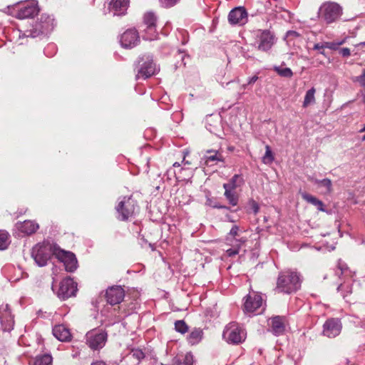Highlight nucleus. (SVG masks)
Returning a JSON list of instances; mask_svg holds the SVG:
<instances>
[{"mask_svg":"<svg viewBox=\"0 0 365 365\" xmlns=\"http://www.w3.org/2000/svg\"><path fill=\"white\" fill-rule=\"evenodd\" d=\"M54 255L56 258L64 264L67 272H72L77 268V259L75 255L71 252H67L58 248H54Z\"/></svg>","mask_w":365,"mask_h":365,"instance_id":"nucleus-9","label":"nucleus"},{"mask_svg":"<svg viewBox=\"0 0 365 365\" xmlns=\"http://www.w3.org/2000/svg\"><path fill=\"white\" fill-rule=\"evenodd\" d=\"M265 150H266L265 153H264V156L262 157V162L264 164H270L274 160V154H273L269 145H267L265 146Z\"/></svg>","mask_w":365,"mask_h":365,"instance_id":"nucleus-35","label":"nucleus"},{"mask_svg":"<svg viewBox=\"0 0 365 365\" xmlns=\"http://www.w3.org/2000/svg\"><path fill=\"white\" fill-rule=\"evenodd\" d=\"M214 207H216V208H218V209H226V210H228V209H229V207H227V206H225V205H219V204L215 205L214 206Z\"/></svg>","mask_w":365,"mask_h":365,"instance_id":"nucleus-46","label":"nucleus"},{"mask_svg":"<svg viewBox=\"0 0 365 365\" xmlns=\"http://www.w3.org/2000/svg\"><path fill=\"white\" fill-rule=\"evenodd\" d=\"M341 287H343V285H342V284H341V285L339 286V289H340V288H341Z\"/></svg>","mask_w":365,"mask_h":365,"instance_id":"nucleus-53","label":"nucleus"},{"mask_svg":"<svg viewBox=\"0 0 365 365\" xmlns=\"http://www.w3.org/2000/svg\"><path fill=\"white\" fill-rule=\"evenodd\" d=\"M341 329V324L337 319H329L324 324L323 333L325 336L333 338L338 336Z\"/></svg>","mask_w":365,"mask_h":365,"instance_id":"nucleus-17","label":"nucleus"},{"mask_svg":"<svg viewBox=\"0 0 365 365\" xmlns=\"http://www.w3.org/2000/svg\"><path fill=\"white\" fill-rule=\"evenodd\" d=\"M77 292V284L70 277L63 279L58 290V297L63 299H67L71 297L75 296Z\"/></svg>","mask_w":365,"mask_h":365,"instance_id":"nucleus-10","label":"nucleus"},{"mask_svg":"<svg viewBox=\"0 0 365 365\" xmlns=\"http://www.w3.org/2000/svg\"><path fill=\"white\" fill-rule=\"evenodd\" d=\"M309 180L314 182L319 186L324 187L326 188L327 192L330 193L332 191V182L329 178L323 180H317L314 178H309Z\"/></svg>","mask_w":365,"mask_h":365,"instance_id":"nucleus-29","label":"nucleus"},{"mask_svg":"<svg viewBox=\"0 0 365 365\" xmlns=\"http://www.w3.org/2000/svg\"><path fill=\"white\" fill-rule=\"evenodd\" d=\"M364 103H365V97H364Z\"/></svg>","mask_w":365,"mask_h":365,"instance_id":"nucleus-55","label":"nucleus"},{"mask_svg":"<svg viewBox=\"0 0 365 365\" xmlns=\"http://www.w3.org/2000/svg\"><path fill=\"white\" fill-rule=\"evenodd\" d=\"M228 21L232 24L244 25L247 21V12L244 7H236L230 11Z\"/></svg>","mask_w":365,"mask_h":365,"instance_id":"nucleus-14","label":"nucleus"},{"mask_svg":"<svg viewBox=\"0 0 365 365\" xmlns=\"http://www.w3.org/2000/svg\"><path fill=\"white\" fill-rule=\"evenodd\" d=\"M225 189V193L224 195L226 197V199L228 200L229 203L232 206H236L238 204L239 201V196L238 195L234 192V190L224 188Z\"/></svg>","mask_w":365,"mask_h":365,"instance_id":"nucleus-30","label":"nucleus"},{"mask_svg":"<svg viewBox=\"0 0 365 365\" xmlns=\"http://www.w3.org/2000/svg\"><path fill=\"white\" fill-rule=\"evenodd\" d=\"M244 183V180L240 175H235L228 183L223 185L224 188L235 190L237 187H240Z\"/></svg>","mask_w":365,"mask_h":365,"instance_id":"nucleus-27","label":"nucleus"},{"mask_svg":"<svg viewBox=\"0 0 365 365\" xmlns=\"http://www.w3.org/2000/svg\"><path fill=\"white\" fill-rule=\"evenodd\" d=\"M315 93L316 89L314 87L307 91L302 105L304 108H307L309 105L314 104L315 103Z\"/></svg>","mask_w":365,"mask_h":365,"instance_id":"nucleus-31","label":"nucleus"},{"mask_svg":"<svg viewBox=\"0 0 365 365\" xmlns=\"http://www.w3.org/2000/svg\"><path fill=\"white\" fill-rule=\"evenodd\" d=\"M132 356L138 361L145 357L144 353L141 350L138 349L133 351Z\"/></svg>","mask_w":365,"mask_h":365,"instance_id":"nucleus-41","label":"nucleus"},{"mask_svg":"<svg viewBox=\"0 0 365 365\" xmlns=\"http://www.w3.org/2000/svg\"><path fill=\"white\" fill-rule=\"evenodd\" d=\"M342 14L341 6L335 2H326L320 7V16L327 24L336 21Z\"/></svg>","mask_w":365,"mask_h":365,"instance_id":"nucleus-6","label":"nucleus"},{"mask_svg":"<svg viewBox=\"0 0 365 365\" xmlns=\"http://www.w3.org/2000/svg\"><path fill=\"white\" fill-rule=\"evenodd\" d=\"M300 279L297 273L287 271L279 274L276 289L279 292L290 294L296 292L300 287Z\"/></svg>","mask_w":365,"mask_h":365,"instance_id":"nucleus-2","label":"nucleus"},{"mask_svg":"<svg viewBox=\"0 0 365 365\" xmlns=\"http://www.w3.org/2000/svg\"><path fill=\"white\" fill-rule=\"evenodd\" d=\"M54 248L58 247L49 243L38 244L34 247L31 255L36 264L40 267L46 265L51 255H54Z\"/></svg>","mask_w":365,"mask_h":365,"instance_id":"nucleus-5","label":"nucleus"},{"mask_svg":"<svg viewBox=\"0 0 365 365\" xmlns=\"http://www.w3.org/2000/svg\"><path fill=\"white\" fill-rule=\"evenodd\" d=\"M240 227L237 225H234L230 232L228 233V235L226 237V240L230 244L232 245L233 241L237 240L236 237L240 236Z\"/></svg>","mask_w":365,"mask_h":365,"instance_id":"nucleus-33","label":"nucleus"},{"mask_svg":"<svg viewBox=\"0 0 365 365\" xmlns=\"http://www.w3.org/2000/svg\"><path fill=\"white\" fill-rule=\"evenodd\" d=\"M251 207L255 214H257L259 212V207L255 201L253 200L252 202Z\"/></svg>","mask_w":365,"mask_h":365,"instance_id":"nucleus-43","label":"nucleus"},{"mask_svg":"<svg viewBox=\"0 0 365 365\" xmlns=\"http://www.w3.org/2000/svg\"><path fill=\"white\" fill-rule=\"evenodd\" d=\"M257 48L262 51H268L275 42V36L269 30H259L257 34Z\"/></svg>","mask_w":365,"mask_h":365,"instance_id":"nucleus-11","label":"nucleus"},{"mask_svg":"<svg viewBox=\"0 0 365 365\" xmlns=\"http://www.w3.org/2000/svg\"><path fill=\"white\" fill-rule=\"evenodd\" d=\"M16 227L21 232L29 235L35 233L39 228V225L35 221L25 220L18 222Z\"/></svg>","mask_w":365,"mask_h":365,"instance_id":"nucleus-20","label":"nucleus"},{"mask_svg":"<svg viewBox=\"0 0 365 365\" xmlns=\"http://www.w3.org/2000/svg\"><path fill=\"white\" fill-rule=\"evenodd\" d=\"M270 324L272 331L275 334H282L285 330V318L279 316L272 317Z\"/></svg>","mask_w":365,"mask_h":365,"instance_id":"nucleus-22","label":"nucleus"},{"mask_svg":"<svg viewBox=\"0 0 365 365\" xmlns=\"http://www.w3.org/2000/svg\"><path fill=\"white\" fill-rule=\"evenodd\" d=\"M38 12L37 4L34 2H29L21 6L16 11V17L19 19H24L34 17Z\"/></svg>","mask_w":365,"mask_h":365,"instance_id":"nucleus-15","label":"nucleus"},{"mask_svg":"<svg viewBox=\"0 0 365 365\" xmlns=\"http://www.w3.org/2000/svg\"><path fill=\"white\" fill-rule=\"evenodd\" d=\"M108 334L104 329H93L86 334V344L93 351L103 349L107 341Z\"/></svg>","mask_w":365,"mask_h":365,"instance_id":"nucleus-4","label":"nucleus"},{"mask_svg":"<svg viewBox=\"0 0 365 365\" xmlns=\"http://www.w3.org/2000/svg\"><path fill=\"white\" fill-rule=\"evenodd\" d=\"M54 19L47 14H42L39 21H37L34 28L30 31V36L36 38L42 34H47L53 29Z\"/></svg>","mask_w":365,"mask_h":365,"instance_id":"nucleus-8","label":"nucleus"},{"mask_svg":"<svg viewBox=\"0 0 365 365\" xmlns=\"http://www.w3.org/2000/svg\"><path fill=\"white\" fill-rule=\"evenodd\" d=\"M203 336V331L200 328H195L187 336V340L190 345L200 343Z\"/></svg>","mask_w":365,"mask_h":365,"instance_id":"nucleus-24","label":"nucleus"},{"mask_svg":"<svg viewBox=\"0 0 365 365\" xmlns=\"http://www.w3.org/2000/svg\"><path fill=\"white\" fill-rule=\"evenodd\" d=\"M157 18L152 12H148L144 14L143 23L146 26V32L149 34L146 39L152 41L157 37L155 26Z\"/></svg>","mask_w":365,"mask_h":365,"instance_id":"nucleus-16","label":"nucleus"},{"mask_svg":"<svg viewBox=\"0 0 365 365\" xmlns=\"http://www.w3.org/2000/svg\"><path fill=\"white\" fill-rule=\"evenodd\" d=\"M317 51H319L320 53L325 56V53L324 49H318Z\"/></svg>","mask_w":365,"mask_h":365,"instance_id":"nucleus-49","label":"nucleus"},{"mask_svg":"<svg viewBox=\"0 0 365 365\" xmlns=\"http://www.w3.org/2000/svg\"><path fill=\"white\" fill-rule=\"evenodd\" d=\"M359 45L361 46H365V41L359 43Z\"/></svg>","mask_w":365,"mask_h":365,"instance_id":"nucleus-51","label":"nucleus"},{"mask_svg":"<svg viewBox=\"0 0 365 365\" xmlns=\"http://www.w3.org/2000/svg\"><path fill=\"white\" fill-rule=\"evenodd\" d=\"M156 71V65L153 63L152 59H147L142 63H140V61L135 78L136 80L139 78L146 79L154 75Z\"/></svg>","mask_w":365,"mask_h":365,"instance_id":"nucleus-12","label":"nucleus"},{"mask_svg":"<svg viewBox=\"0 0 365 365\" xmlns=\"http://www.w3.org/2000/svg\"><path fill=\"white\" fill-rule=\"evenodd\" d=\"M138 210L139 207L137 200H135L132 195L124 196L120 198L115 207V210L118 214L117 218L121 221H127L134 216Z\"/></svg>","mask_w":365,"mask_h":365,"instance_id":"nucleus-3","label":"nucleus"},{"mask_svg":"<svg viewBox=\"0 0 365 365\" xmlns=\"http://www.w3.org/2000/svg\"><path fill=\"white\" fill-rule=\"evenodd\" d=\"M8 240V232L4 230H0V250H4L9 245Z\"/></svg>","mask_w":365,"mask_h":365,"instance_id":"nucleus-36","label":"nucleus"},{"mask_svg":"<svg viewBox=\"0 0 365 365\" xmlns=\"http://www.w3.org/2000/svg\"><path fill=\"white\" fill-rule=\"evenodd\" d=\"M339 53L344 57H348L351 55L350 49L348 48H343L339 50Z\"/></svg>","mask_w":365,"mask_h":365,"instance_id":"nucleus-42","label":"nucleus"},{"mask_svg":"<svg viewBox=\"0 0 365 365\" xmlns=\"http://www.w3.org/2000/svg\"><path fill=\"white\" fill-rule=\"evenodd\" d=\"M355 81L359 83L361 86L365 88V69L363 71L361 75L356 77Z\"/></svg>","mask_w":365,"mask_h":365,"instance_id":"nucleus-40","label":"nucleus"},{"mask_svg":"<svg viewBox=\"0 0 365 365\" xmlns=\"http://www.w3.org/2000/svg\"><path fill=\"white\" fill-rule=\"evenodd\" d=\"M91 365H106L103 361H96L91 364Z\"/></svg>","mask_w":365,"mask_h":365,"instance_id":"nucleus-47","label":"nucleus"},{"mask_svg":"<svg viewBox=\"0 0 365 365\" xmlns=\"http://www.w3.org/2000/svg\"><path fill=\"white\" fill-rule=\"evenodd\" d=\"M140 42V37L135 29H128L120 38V43L123 48H131Z\"/></svg>","mask_w":365,"mask_h":365,"instance_id":"nucleus-13","label":"nucleus"},{"mask_svg":"<svg viewBox=\"0 0 365 365\" xmlns=\"http://www.w3.org/2000/svg\"><path fill=\"white\" fill-rule=\"evenodd\" d=\"M204 157L205 163L209 165L210 163L216 164L217 162H223L224 158L221 153L215 150H207Z\"/></svg>","mask_w":365,"mask_h":365,"instance_id":"nucleus-23","label":"nucleus"},{"mask_svg":"<svg viewBox=\"0 0 365 365\" xmlns=\"http://www.w3.org/2000/svg\"><path fill=\"white\" fill-rule=\"evenodd\" d=\"M192 364H193L192 355L190 353H187L184 356L182 364L183 365H192Z\"/></svg>","mask_w":365,"mask_h":365,"instance_id":"nucleus-39","label":"nucleus"},{"mask_svg":"<svg viewBox=\"0 0 365 365\" xmlns=\"http://www.w3.org/2000/svg\"><path fill=\"white\" fill-rule=\"evenodd\" d=\"M364 132H365V125H364V127H363L361 129H360V130H359V133H364Z\"/></svg>","mask_w":365,"mask_h":365,"instance_id":"nucleus-50","label":"nucleus"},{"mask_svg":"<svg viewBox=\"0 0 365 365\" xmlns=\"http://www.w3.org/2000/svg\"><path fill=\"white\" fill-rule=\"evenodd\" d=\"M13 324L10 325L9 327H8V329H10V328L12 327Z\"/></svg>","mask_w":365,"mask_h":365,"instance_id":"nucleus-54","label":"nucleus"},{"mask_svg":"<svg viewBox=\"0 0 365 365\" xmlns=\"http://www.w3.org/2000/svg\"><path fill=\"white\" fill-rule=\"evenodd\" d=\"M274 70L282 77L292 78L293 76L292 71L289 68H283L282 66H275Z\"/></svg>","mask_w":365,"mask_h":365,"instance_id":"nucleus-34","label":"nucleus"},{"mask_svg":"<svg viewBox=\"0 0 365 365\" xmlns=\"http://www.w3.org/2000/svg\"><path fill=\"white\" fill-rule=\"evenodd\" d=\"M262 304V297L257 293L250 294L244 304V310L247 312H254Z\"/></svg>","mask_w":365,"mask_h":365,"instance_id":"nucleus-18","label":"nucleus"},{"mask_svg":"<svg viewBox=\"0 0 365 365\" xmlns=\"http://www.w3.org/2000/svg\"><path fill=\"white\" fill-rule=\"evenodd\" d=\"M344 43V41H337V42H324L323 43H315L314 46V50L318 49H324L325 48H329L331 50L338 49L339 46L342 45Z\"/></svg>","mask_w":365,"mask_h":365,"instance_id":"nucleus-28","label":"nucleus"},{"mask_svg":"<svg viewBox=\"0 0 365 365\" xmlns=\"http://www.w3.org/2000/svg\"><path fill=\"white\" fill-rule=\"evenodd\" d=\"M130 0H111L108 9L113 12L114 15H124L128 8Z\"/></svg>","mask_w":365,"mask_h":365,"instance_id":"nucleus-19","label":"nucleus"},{"mask_svg":"<svg viewBox=\"0 0 365 365\" xmlns=\"http://www.w3.org/2000/svg\"><path fill=\"white\" fill-rule=\"evenodd\" d=\"M245 337V332L235 322L228 324L223 331V338L230 344H238L242 343Z\"/></svg>","mask_w":365,"mask_h":365,"instance_id":"nucleus-7","label":"nucleus"},{"mask_svg":"<svg viewBox=\"0 0 365 365\" xmlns=\"http://www.w3.org/2000/svg\"><path fill=\"white\" fill-rule=\"evenodd\" d=\"M245 237H240L239 240H236L237 245H233V248H230L226 250V253L229 257H232L239 253L240 247L242 244L246 242Z\"/></svg>","mask_w":365,"mask_h":365,"instance_id":"nucleus-32","label":"nucleus"},{"mask_svg":"<svg viewBox=\"0 0 365 365\" xmlns=\"http://www.w3.org/2000/svg\"><path fill=\"white\" fill-rule=\"evenodd\" d=\"M52 361L53 359L50 354H43L30 361L29 365H51Z\"/></svg>","mask_w":365,"mask_h":365,"instance_id":"nucleus-26","label":"nucleus"},{"mask_svg":"<svg viewBox=\"0 0 365 365\" xmlns=\"http://www.w3.org/2000/svg\"><path fill=\"white\" fill-rule=\"evenodd\" d=\"M180 0H159L161 5L165 8L175 6Z\"/></svg>","mask_w":365,"mask_h":365,"instance_id":"nucleus-38","label":"nucleus"},{"mask_svg":"<svg viewBox=\"0 0 365 365\" xmlns=\"http://www.w3.org/2000/svg\"><path fill=\"white\" fill-rule=\"evenodd\" d=\"M361 140H362V141H365V135L362 136V138H361Z\"/></svg>","mask_w":365,"mask_h":365,"instance_id":"nucleus-52","label":"nucleus"},{"mask_svg":"<svg viewBox=\"0 0 365 365\" xmlns=\"http://www.w3.org/2000/svg\"><path fill=\"white\" fill-rule=\"evenodd\" d=\"M188 155V152H185V155H184V158H183V160H182V163L184 165H192V162L190 160H186V157L187 155Z\"/></svg>","mask_w":365,"mask_h":365,"instance_id":"nucleus-44","label":"nucleus"},{"mask_svg":"<svg viewBox=\"0 0 365 365\" xmlns=\"http://www.w3.org/2000/svg\"><path fill=\"white\" fill-rule=\"evenodd\" d=\"M258 79V76H254L252 77H251L248 82H247V84H252V83H254L257 81V80Z\"/></svg>","mask_w":365,"mask_h":365,"instance_id":"nucleus-45","label":"nucleus"},{"mask_svg":"<svg viewBox=\"0 0 365 365\" xmlns=\"http://www.w3.org/2000/svg\"><path fill=\"white\" fill-rule=\"evenodd\" d=\"M302 197L303 200H304L307 202L317 207L318 210L322 211V212L325 211V210L324 208L323 202L322 200H319L318 198H317L316 197H314L309 193L303 192V193H302Z\"/></svg>","mask_w":365,"mask_h":365,"instance_id":"nucleus-25","label":"nucleus"},{"mask_svg":"<svg viewBox=\"0 0 365 365\" xmlns=\"http://www.w3.org/2000/svg\"><path fill=\"white\" fill-rule=\"evenodd\" d=\"M180 164L178 162H175L174 164H173V167H180Z\"/></svg>","mask_w":365,"mask_h":365,"instance_id":"nucleus-48","label":"nucleus"},{"mask_svg":"<svg viewBox=\"0 0 365 365\" xmlns=\"http://www.w3.org/2000/svg\"><path fill=\"white\" fill-rule=\"evenodd\" d=\"M125 297V290L120 286L115 285L108 287L105 294V298L108 304L114 306H118V313L123 316L129 315L133 309L135 305L133 303H130L128 305L123 302Z\"/></svg>","mask_w":365,"mask_h":365,"instance_id":"nucleus-1","label":"nucleus"},{"mask_svg":"<svg viewBox=\"0 0 365 365\" xmlns=\"http://www.w3.org/2000/svg\"><path fill=\"white\" fill-rule=\"evenodd\" d=\"M175 329L178 332L185 334L188 331V326L183 320H178L175 323Z\"/></svg>","mask_w":365,"mask_h":365,"instance_id":"nucleus-37","label":"nucleus"},{"mask_svg":"<svg viewBox=\"0 0 365 365\" xmlns=\"http://www.w3.org/2000/svg\"><path fill=\"white\" fill-rule=\"evenodd\" d=\"M53 334L56 339L61 341H69L71 338L69 329L63 324L55 326L53 329Z\"/></svg>","mask_w":365,"mask_h":365,"instance_id":"nucleus-21","label":"nucleus"}]
</instances>
